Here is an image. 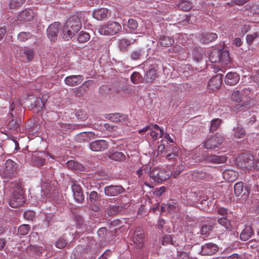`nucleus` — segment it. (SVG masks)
Returning <instances> with one entry per match:
<instances>
[{
  "label": "nucleus",
  "instance_id": "obj_41",
  "mask_svg": "<svg viewBox=\"0 0 259 259\" xmlns=\"http://www.w3.org/2000/svg\"><path fill=\"white\" fill-rule=\"evenodd\" d=\"M119 211V207L116 205H110L107 210V213L109 215H114L117 214Z\"/></svg>",
  "mask_w": 259,
  "mask_h": 259
},
{
  "label": "nucleus",
  "instance_id": "obj_12",
  "mask_svg": "<svg viewBox=\"0 0 259 259\" xmlns=\"http://www.w3.org/2000/svg\"><path fill=\"white\" fill-rule=\"evenodd\" d=\"M83 80V76L81 75H72L66 77L64 82L69 87H74L80 84Z\"/></svg>",
  "mask_w": 259,
  "mask_h": 259
},
{
  "label": "nucleus",
  "instance_id": "obj_15",
  "mask_svg": "<svg viewBox=\"0 0 259 259\" xmlns=\"http://www.w3.org/2000/svg\"><path fill=\"white\" fill-rule=\"evenodd\" d=\"M222 82V75L220 74H217L212 77L208 82V89L214 91L219 89Z\"/></svg>",
  "mask_w": 259,
  "mask_h": 259
},
{
  "label": "nucleus",
  "instance_id": "obj_49",
  "mask_svg": "<svg viewBox=\"0 0 259 259\" xmlns=\"http://www.w3.org/2000/svg\"><path fill=\"white\" fill-rule=\"evenodd\" d=\"M20 125V122L18 121L13 119L9 123V127L10 129H17Z\"/></svg>",
  "mask_w": 259,
  "mask_h": 259
},
{
  "label": "nucleus",
  "instance_id": "obj_51",
  "mask_svg": "<svg viewBox=\"0 0 259 259\" xmlns=\"http://www.w3.org/2000/svg\"><path fill=\"white\" fill-rule=\"evenodd\" d=\"M25 219L28 220H33L34 217V212L31 210L25 211L23 214Z\"/></svg>",
  "mask_w": 259,
  "mask_h": 259
},
{
  "label": "nucleus",
  "instance_id": "obj_29",
  "mask_svg": "<svg viewBox=\"0 0 259 259\" xmlns=\"http://www.w3.org/2000/svg\"><path fill=\"white\" fill-rule=\"evenodd\" d=\"M159 42L160 45L165 47H169L174 43L172 37L165 36H160Z\"/></svg>",
  "mask_w": 259,
  "mask_h": 259
},
{
  "label": "nucleus",
  "instance_id": "obj_18",
  "mask_svg": "<svg viewBox=\"0 0 259 259\" xmlns=\"http://www.w3.org/2000/svg\"><path fill=\"white\" fill-rule=\"evenodd\" d=\"M124 189L120 186H109L104 188L106 195L108 196H117L123 192Z\"/></svg>",
  "mask_w": 259,
  "mask_h": 259
},
{
  "label": "nucleus",
  "instance_id": "obj_13",
  "mask_svg": "<svg viewBox=\"0 0 259 259\" xmlns=\"http://www.w3.org/2000/svg\"><path fill=\"white\" fill-rule=\"evenodd\" d=\"M242 161L240 162V166L242 169H251L254 167V159L252 156L248 155H243L241 156Z\"/></svg>",
  "mask_w": 259,
  "mask_h": 259
},
{
  "label": "nucleus",
  "instance_id": "obj_32",
  "mask_svg": "<svg viewBox=\"0 0 259 259\" xmlns=\"http://www.w3.org/2000/svg\"><path fill=\"white\" fill-rule=\"evenodd\" d=\"M145 55V51L143 49H138L133 51L131 54V58L133 60H137L141 59Z\"/></svg>",
  "mask_w": 259,
  "mask_h": 259
},
{
  "label": "nucleus",
  "instance_id": "obj_22",
  "mask_svg": "<svg viewBox=\"0 0 259 259\" xmlns=\"http://www.w3.org/2000/svg\"><path fill=\"white\" fill-rule=\"evenodd\" d=\"M157 77V70L155 66H151L145 75V79L147 82H152Z\"/></svg>",
  "mask_w": 259,
  "mask_h": 259
},
{
  "label": "nucleus",
  "instance_id": "obj_53",
  "mask_svg": "<svg viewBox=\"0 0 259 259\" xmlns=\"http://www.w3.org/2000/svg\"><path fill=\"white\" fill-rule=\"evenodd\" d=\"M76 116L78 119L84 121L88 118L87 114L82 111H78L76 113Z\"/></svg>",
  "mask_w": 259,
  "mask_h": 259
},
{
  "label": "nucleus",
  "instance_id": "obj_24",
  "mask_svg": "<svg viewBox=\"0 0 259 259\" xmlns=\"http://www.w3.org/2000/svg\"><path fill=\"white\" fill-rule=\"evenodd\" d=\"M218 38V35L215 33H204L201 35V40L203 43H209L215 40Z\"/></svg>",
  "mask_w": 259,
  "mask_h": 259
},
{
  "label": "nucleus",
  "instance_id": "obj_4",
  "mask_svg": "<svg viewBox=\"0 0 259 259\" xmlns=\"http://www.w3.org/2000/svg\"><path fill=\"white\" fill-rule=\"evenodd\" d=\"M121 26L116 22H108L106 24L101 26L98 28V32L102 35H114L119 32Z\"/></svg>",
  "mask_w": 259,
  "mask_h": 259
},
{
  "label": "nucleus",
  "instance_id": "obj_2",
  "mask_svg": "<svg viewBox=\"0 0 259 259\" xmlns=\"http://www.w3.org/2000/svg\"><path fill=\"white\" fill-rule=\"evenodd\" d=\"M209 59L212 63H221L224 66L230 62L229 53L227 51L214 49L209 55Z\"/></svg>",
  "mask_w": 259,
  "mask_h": 259
},
{
  "label": "nucleus",
  "instance_id": "obj_16",
  "mask_svg": "<svg viewBox=\"0 0 259 259\" xmlns=\"http://www.w3.org/2000/svg\"><path fill=\"white\" fill-rule=\"evenodd\" d=\"M35 16V12L33 10L25 9L18 15L17 19L20 21L27 22L31 21Z\"/></svg>",
  "mask_w": 259,
  "mask_h": 259
},
{
  "label": "nucleus",
  "instance_id": "obj_47",
  "mask_svg": "<svg viewBox=\"0 0 259 259\" xmlns=\"http://www.w3.org/2000/svg\"><path fill=\"white\" fill-rule=\"evenodd\" d=\"M211 230V226L203 225L201 227V234L205 236H207L209 234Z\"/></svg>",
  "mask_w": 259,
  "mask_h": 259
},
{
  "label": "nucleus",
  "instance_id": "obj_31",
  "mask_svg": "<svg viewBox=\"0 0 259 259\" xmlns=\"http://www.w3.org/2000/svg\"><path fill=\"white\" fill-rule=\"evenodd\" d=\"M166 207L169 212H176L179 210L177 203H175L173 201L168 202L167 204L165 206H163V204H162L161 206V209L164 211Z\"/></svg>",
  "mask_w": 259,
  "mask_h": 259
},
{
  "label": "nucleus",
  "instance_id": "obj_6",
  "mask_svg": "<svg viewBox=\"0 0 259 259\" xmlns=\"http://www.w3.org/2000/svg\"><path fill=\"white\" fill-rule=\"evenodd\" d=\"M17 164L14 161L8 159L5 162V167L1 174L2 177L6 179L12 178L16 172Z\"/></svg>",
  "mask_w": 259,
  "mask_h": 259
},
{
  "label": "nucleus",
  "instance_id": "obj_34",
  "mask_svg": "<svg viewBox=\"0 0 259 259\" xmlns=\"http://www.w3.org/2000/svg\"><path fill=\"white\" fill-rule=\"evenodd\" d=\"M218 222L223 227H225L227 230L230 231L232 228V225L230 222L227 219L226 217H222L218 219Z\"/></svg>",
  "mask_w": 259,
  "mask_h": 259
},
{
  "label": "nucleus",
  "instance_id": "obj_63",
  "mask_svg": "<svg viewBox=\"0 0 259 259\" xmlns=\"http://www.w3.org/2000/svg\"><path fill=\"white\" fill-rule=\"evenodd\" d=\"M218 211V213L222 215L223 217H224L226 214H227V209L223 207L219 208Z\"/></svg>",
  "mask_w": 259,
  "mask_h": 259
},
{
  "label": "nucleus",
  "instance_id": "obj_10",
  "mask_svg": "<svg viewBox=\"0 0 259 259\" xmlns=\"http://www.w3.org/2000/svg\"><path fill=\"white\" fill-rule=\"evenodd\" d=\"M219 250L218 246L213 243H208L201 246L200 254L202 255H211L215 254Z\"/></svg>",
  "mask_w": 259,
  "mask_h": 259
},
{
  "label": "nucleus",
  "instance_id": "obj_11",
  "mask_svg": "<svg viewBox=\"0 0 259 259\" xmlns=\"http://www.w3.org/2000/svg\"><path fill=\"white\" fill-rule=\"evenodd\" d=\"M93 16L97 20H104L107 19L111 15L110 11L106 8H100L94 10L93 12Z\"/></svg>",
  "mask_w": 259,
  "mask_h": 259
},
{
  "label": "nucleus",
  "instance_id": "obj_1",
  "mask_svg": "<svg viewBox=\"0 0 259 259\" xmlns=\"http://www.w3.org/2000/svg\"><path fill=\"white\" fill-rule=\"evenodd\" d=\"M81 23L77 16L70 17L61 30L60 34L64 40L71 39L81 29Z\"/></svg>",
  "mask_w": 259,
  "mask_h": 259
},
{
  "label": "nucleus",
  "instance_id": "obj_3",
  "mask_svg": "<svg viewBox=\"0 0 259 259\" xmlns=\"http://www.w3.org/2000/svg\"><path fill=\"white\" fill-rule=\"evenodd\" d=\"M15 189L13 191V194L9 201V205L13 208L22 206L25 203V198L23 191L20 184L16 183L14 184Z\"/></svg>",
  "mask_w": 259,
  "mask_h": 259
},
{
  "label": "nucleus",
  "instance_id": "obj_14",
  "mask_svg": "<svg viewBox=\"0 0 259 259\" xmlns=\"http://www.w3.org/2000/svg\"><path fill=\"white\" fill-rule=\"evenodd\" d=\"M244 185L242 182L236 183L234 187V193L236 196H239L243 192L242 197L243 199L246 198L249 194V189L248 187H245L243 190Z\"/></svg>",
  "mask_w": 259,
  "mask_h": 259
},
{
  "label": "nucleus",
  "instance_id": "obj_48",
  "mask_svg": "<svg viewBox=\"0 0 259 259\" xmlns=\"http://www.w3.org/2000/svg\"><path fill=\"white\" fill-rule=\"evenodd\" d=\"M67 244L66 240L62 238H60L56 243V246L58 248H64Z\"/></svg>",
  "mask_w": 259,
  "mask_h": 259
},
{
  "label": "nucleus",
  "instance_id": "obj_35",
  "mask_svg": "<svg viewBox=\"0 0 259 259\" xmlns=\"http://www.w3.org/2000/svg\"><path fill=\"white\" fill-rule=\"evenodd\" d=\"M178 6L180 9L184 11H189L192 8L191 3L187 1H181Z\"/></svg>",
  "mask_w": 259,
  "mask_h": 259
},
{
  "label": "nucleus",
  "instance_id": "obj_45",
  "mask_svg": "<svg viewBox=\"0 0 259 259\" xmlns=\"http://www.w3.org/2000/svg\"><path fill=\"white\" fill-rule=\"evenodd\" d=\"M67 166L70 169H79L80 165L77 162L73 160H70L66 162Z\"/></svg>",
  "mask_w": 259,
  "mask_h": 259
},
{
  "label": "nucleus",
  "instance_id": "obj_52",
  "mask_svg": "<svg viewBox=\"0 0 259 259\" xmlns=\"http://www.w3.org/2000/svg\"><path fill=\"white\" fill-rule=\"evenodd\" d=\"M240 92L241 93V95H242L243 100H244L249 96L251 93V90L249 88H246L241 90Z\"/></svg>",
  "mask_w": 259,
  "mask_h": 259
},
{
  "label": "nucleus",
  "instance_id": "obj_39",
  "mask_svg": "<svg viewBox=\"0 0 259 259\" xmlns=\"http://www.w3.org/2000/svg\"><path fill=\"white\" fill-rule=\"evenodd\" d=\"M222 120L219 118L214 119L211 120L210 126V131L213 132L218 129L219 126L221 125Z\"/></svg>",
  "mask_w": 259,
  "mask_h": 259
},
{
  "label": "nucleus",
  "instance_id": "obj_56",
  "mask_svg": "<svg viewBox=\"0 0 259 259\" xmlns=\"http://www.w3.org/2000/svg\"><path fill=\"white\" fill-rule=\"evenodd\" d=\"M24 54L27 59L28 61H30L33 56V53L32 50L29 49H25L24 50Z\"/></svg>",
  "mask_w": 259,
  "mask_h": 259
},
{
  "label": "nucleus",
  "instance_id": "obj_37",
  "mask_svg": "<svg viewBox=\"0 0 259 259\" xmlns=\"http://www.w3.org/2000/svg\"><path fill=\"white\" fill-rule=\"evenodd\" d=\"M90 38V35L89 33L81 31L78 36L77 39L79 42L84 43L88 41Z\"/></svg>",
  "mask_w": 259,
  "mask_h": 259
},
{
  "label": "nucleus",
  "instance_id": "obj_30",
  "mask_svg": "<svg viewBox=\"0 0 259 259\" xmlns=\"http://www.w3.org/2000/svg\"><path fill=\"white\" fill-rule=\"evenodd\" d=\"M252 234L251 228L250 227H246L241 233L240 239L242 241H246L251 237Z\"/></svg>",
  "mask_w": 259,
  "mask_h": 259
},
{
  "label": "nucleus",
  "instance_id": "obj_43",
  "mask_svg": "<svg viewBox=\"0 0 259 259\" xmlns=\"http://www.w3.org/2000/svg\"><path fill=\"white\" fill-rule=\"evenodd\" d=\"M127 26L132 30H135L138 26L137 21L133 19H130L127 22Z\"/></svg>",
  "mask_w": 259,
  "mask_h": 259
},
{
  "label": "nucleus",
  "instance_id": "obj_7",
  "mask_svg": "<svg viewBox=\"0 0 259 259\" xmlns=\"http://www.w3.org/2000/svg\"><path fill=\"white\" fill-rule=\"evenodd\" d=\"M223 137L221 135L209 137L204 142V147L211 150L214 149L223 143Z\"/></svg>",
  "mask_w": 259,
  "mask_h": 259
},
{
  "label": "nucleus",
  "instance_id": "obj_17",
  "mask_svg": "<svg viewBox=\"0 0 259 259\" xmlns=\"http://www.w3.org/2000/svg\"><path fill=\"white\" fill-rule=\"evenodd\" d=\"M71 189L75 200L79 203L82 202L84 200V195L81 186L74 183L72 184Z\"/></svg>",
  "mask_w": 259,
  "mask_h": 259
},
{
  "label": "nucleus",
  "instance_id": "obj_42",
  "mask_svg": "<svg viewBox=\"0 0 259 259\" xmlns=\"http://www.w3.org/2000/svg\"><path fill=\"white\" fill-rule=\"evenodd\" d=\"M31 36V34L29 32H21L18 35V39L21 41H24L28 40Z\"/></svg>",
  "mask_w": 259,
  "mask_h": 259
},
{
  "label": "nucleus",
  "instance_id": "obj_25",
  "mask_svg": "<svg viewBox=\"0 0 259 259\" xmlns=\"http://www.w3.org/2000/svg\"><path fill=\"white\" fill-rule=\"evenodd\" d=\"M132 40L127 39H121L118 42V48L121 51L125 52L127 50V48L132 43H133L136 39L131 38Z\"/></svg>",
  "mask_w": 259,
  "mask_h": 259
},
{
  "label": "nucleus",
  "instance_id": "obj_61",
  "mask_svg": "<svg viewBox=\"0 0 259 259\" xmlns=\"http://www.w3.org/2000/svg\"><path fill=\"white\" fill-rule=\"evenodd\" d=\"M177 155L175 153H171L169 154H168L166 156V158L167 160H175L176 159Z\"/></svg>",
  "mask_w": 259,
  "mask_h": 259
},
{
  "label": "nucleus",
  "instance_id": "obj_44",
  "mask_svg": "<svg viewBox=\"0 0 259 259\" xmlns=\"http://www.w3.org/2000/svg\"><path fill=\"white\" fill-rule=\"evenodd\" d=\"M258 36V33L254 32L252 34H247L246 36V42L248 45L252 44L253 40Z\"/></svg>",
  "mask_w": 259,
  "mask_h": 259
},
{
  "label": "nucleus",
  "instance_id": "obj_9",
  "mask_svg": "<svg viewBox=\"0 0 259 259\" xmlns=\"http://www.w3.org/2000/svg\"><path fill=\"white\" fill-rule=\"evenodd\" d=\"M108 147L107 141L104 140H96L89 144V148L95 152H100L106 149Z\"/></svg>",
  "mask_w": 259,
  "mask_h": 259
},
{
  "label": "nucleus",
  "instance_id": "obj_8",
  "mask_svg": "<svg viewBox=\"0 0 259 259\" xmlns=\"http://www.w3.org/2000/svg\"><path fill=\"white\" fill-rule=\"evenodd\" d=\"M61 30V24L59 22H55L50 24L47 30L49 38L51 41L57 39L58 34Z\"/></svg>",
  "mask_w": 259,
  "mask_h": 259
},
{
  "label": "nucleus",
  "instance_id": "obj_54",
  "mask_svg": "<svg viewBox=\"0 0 259 259\" xmlns=\"http://www.w3.org/2000/svg\"><path fill=\"white\" fill-rule=\"evenodd\" d=\"M85 91V89H83V87H80L75 89V94L76 96L80 97L84 94Z\"/></svg>",
  "mask_w": 259,
  "mask_h": 259
},
{
  "label": "nucleus",
  "instance_id": "obj_40",
  "mask_svg": "<svg viewBox=\"0 0 259 259\" xmlns=\"http://www.w3.org/2000/svg\"><path fill=\"white\" fill-rule=\"evenodd\" d=\"M25 0H10L9 6L10 9H15L20 6Z\"/></svg>",
  "mask_w": 259,
  "mask_h": 259
},
{
  "label": "nucleus",
  "instance_id": "obj_64",
  "mask_svg": "<svg viewBox=\"0 0 259 259\" xmlns=\"http://www.w3.org/2000/svg\"><path fill=\"white\" fill-rule=\"evenodd\" d=\"M172 50L178 54H181L182 52H183V49L181 48V46H175Z\"/></svg>",
  "mask_w": 259,
  "mask_h": 259
},
{
  "label": "nucleus",
  "instance_id": "obj_55",
  "mask_svg": "<svg viewBox=\"0 0 259 259\" xmlns=\"http://www.w3.org/2000/svg\"><path fill=\"white\" fill-rule=\"evenodd\" d=\"M90 200L92 202H95L98 199V195L96 192L93 191L90 194Z\"/></svg>",
  "mask_w": 259,
  "mask_h": 259
},
{
  "label": "nucleus",
  "instance_id": "obj_57",
  "mask_svg": "<svg viewBox=\"0 0 259 259\" xmlns=\"http://www.w3.org/2000/svg\"><path fill=\"white\" fill-rule=\"evenodd\" d=\"M178 259H190L188 253L183 251L178 252Z\"/></svg>",
  "mask_w": 259,
  "mask_h": 259
},
{
  "label": "nucleus",
  "instance_id": "obj_5",
  "mask_svg": "<svg viewBox=\"0 0 259 259\" xmlns=\"http://www.w3.org/2000/svg\"><path fill=\"white\" fill-rule=\"evenodd\" d=\"M171 172L169 170L161 169L158 167L153 168L150 172V177L154 182H161L168 179Z\"/></svg>",
  "mask_w": 259,
  "mask_h": 259
},
{
  "label": "nucleus",
  "instance_id": "obj_59",
  "mask_svg": "<svg viewBox=\"0 0 259 259\" xmlns=\"http://www.w3.org/2000/svg\"><path fill=\"white\" fill-rule=\"evenodd\" d=\"M184 166L183 165L179 166L173 174L174 178H177L179 175V174L184 170Z\"/></svg>",
  "mask_w": 259,
  "mask_h": 259
},
{
  "label": "nucleus",
  "instance_id": "obj_19",
  "mask_svg": "<svg viewBox=\"0 0 259 259\" xmlns=\"http://www.w3.org/2000/svg\"><path fill=\"white\" fill-rule=\"evenodd\" d=\"M240 80L239 75L236 72H230L227 74L225 78V82L227 85H234Z\"/></svg>",
  "mask_w": 259,
  "mask_h": 259
},
{
  "label": "nucleus",
  "instance_id": "obj_21",
  "mask_svg": "<svg viewBox=\"0 0 259 259\" xmlns=\"http://www.w3.org/2000/svg\"><path fill=\"white\" fill-rule=\"evenodd\" d=\"M246 134L244 128L239 124H237L232 130L231 135L234 138L239 139L243 138Z\"/></svg>",
  "mask_w": 259,
  "mask_h": 259
},
{
  "label": "nucleus",
  "instance_id": "obj_27",
  "mask_svg": "<svg viewBox=\"0 0 259 259\" xmlns=\"http://www.w3.org/2000/svg\"><path fill=\"white\" fill-rule=\"evenodd\" d=\"M186 199L188 200H190V202L188 203L191 204V202H195L199 201V196L195 191H192L191 189H188L187 190L186 194Z\"/></svg>",
  "mask_w": 259,
  "mask_h": 259
},
{
  "label": "nucleus",
  "instance_id": "obj_26",
  "mask_svg": "<svg viewBox=\"0 0 259 259\" xmlns=\"http://www.w3.org/2000/svg\"><path fill=\"white\" fill-rule=\"evenodd\" d=\"M96 135L92 132H83L78 134V137L79 141L83 142L97 138Z\"/></svg>",
  "mask_w": 259,
  "mask_h": 259
},
{
  "label": "nucleus",
  "instance_id": "obj_60",
  "mask_svg": "<svg viewBox=\"0 0 259 259\" xmlns=\"http://www.w3.org/2000/svg\"><path fill=\"white\" fill-rule=\"evenodd\" d=\"M50 186L49 184H45L42 185V191H44V194H48L50 191Z\"/></svg>",
  "mask_w": 259,
  "mask_h": 259
},
{
  "label": "nucleus",
  "instance_id": "obj_50",
  "mask_svg": "<svg viewBox=\"0 0 259 259\" xmlns=\"http://www.w3.org/2000/svg\"><path fill=\"white\" fill-rule=\"evenodd\" d=\"M140 73L138 72H135L132 74L131 78L133 83H134V84H137L139 82L138 80L140 79Z\"/></svg>",
  "mask_w": 259,
  "mask_h": 259
},
{
  "label": "nucleus",
  "instance_id": "obj_46",
  "mask_svg": "<svg viewBox=\"0 0 259 259\" xmlns=\"http://www.w3.org/2000/svg\"><path fill=\"white\" fill-rule=\"evenodd\" d=\"M227 160V158L226 156H220L214 155L212 158V162L218 163H225Z\"/></svg>",
  "mask_w": 259,
  "mask_h": 259
},
{
  "label": "nucleus",
  "instance_id": "obj_33",
  "mask_svg": "<svg viewBox=\"0 0 259 259\" xmlns=\"http://www.w3.org/2000/svg\"><path fill=\"white\" fill-rule=\"evenodd\" d=\"M109 157L112 160L117 161H122L125 159V156L122 152H116L111 154Z\"/></svg>",
  "mask_w": 259,
  "mask_h": 259
},
{
  "label": "nucleus",
  "instance_id": "obj_36",
  "mask_svg": "<svg viewBox=\"0 0 259 259\" xmlns=\"http://www.w3.org/2000/svg\"><path fill=\"white\" fill-rule=\"evenodd\" d=\"M231 100L235 102H240L243 101L242 95L240 91H234L231 96Z\"/></svg>",
  "mask_w": 259,
  "mask_h": 259
},
{
  "label": "nucleus",
  "instance_id": "obj_58",
  "mask_svg": "<svg viewBox=\"0 0 259 259\" xmlns=\"http://www.w3.org/2000/svg\"><path fill=\"white\" fill-rule=\"evenodd\" d=\"M250 29V27L248 25H244L241 29V32H240V35L243 36L244 34L248 32Z\"/></svg>",
  "mask_w": 259,
  "mask_h": 259
},
{
  "label": "nucleus",
  "instance_id": "obj_28",
  "mask_svg": "<svg viewBox=\"0 0 259 259\" xmlns=\"http://www.w3.org/2000/svg\"><path fill=\"white\" fill-rule=\"evenodd\" d=\"M44 99L41 100L40 98L37 99L34 104V108L35 111L39 112L41 111L45 107V101L47 100L48 97L47 95H45Z\"/></svg>",
  "mask_w": 259,
  "mask_h": 259
},
{
  "label": "nucleus",
  "instance_id": "obj_20",
  "mask_svg": "<svg viewBox=\"0 0 259 259\" xmlns=\"http://www.w3.org/2000/svg\"><path fill=\"white\" fill-rule=\"evenodd\" d=\"M144 234L140 230H136L133 235V242L137 248H140L144 244Z\"/></svg>",
  "mask_w": 259,
  "mask_h": 259
},
{
  "label": "nucleus",
  "instance_id": "obj_62",
  "mask_svg": "<svg viewBox=\"0 0 259 259\" xmlns=\"http://www.w3.org/2000/svg\"><path fill=\"white\" fill-rule=\"evenodd\" d=\"M242 43L241 39L239 37H237L235 38L233 40V44L237 47H240Z\"/></svg>",
  "mask_w": 259,
  "mask_h": 259
},
{
  "label": "nucleus",
  "instance_id": "obj_38",
  "mask_svg": "<svg viewBox=\"0 0 259 259\" xmlns=\"http://www.w3.org/2000/svg\"><path fill=\"white\" fill-rule=\"evenodd\" d=\"M30 229V226L24 224L19 226L18 229V232L21 235H25L28 234Z\"/></svg>",
  "mask_w": 259,
  "mask_h": 259
},
{
  "label": "nucleus",
  "instance_id": "obj_23",
  "mask_svg": "<svg viewBox=\"0 0 259 259\" xmlns=\"http://www.w3.org/2000/svg\"><path fill=\"white\" fill-rule=\"evenodd\" d=\"M106 117L113 122H122L127 119V116L126 114L115 113L107 115Z\"/></svg>",
  "mask_w": 259,
  "mask_h": 259
}]
</instances>
